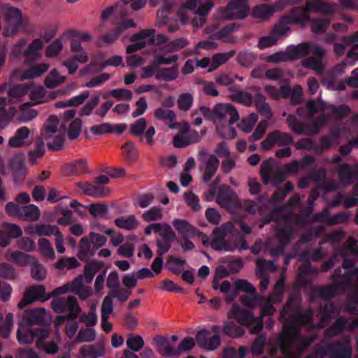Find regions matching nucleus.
Segmentation results:
<instances>
[{"label":"nucleus","instance_id":"f257e3e1","mask_svg":"<svg viewBox=\"0 0 358 358\" xmlns=\"http://www.w3.org/2000/svg\"><path fill=\"white\" fill-rule=\"evenodd\" d=\"M307 109L310 115L321 113V115L316 119L309 127H305L297 123L295 117L289 115L287 121L291 129L300 134H313L319 131L328 122L329 116L334 115L338 117L346 115L350 113L347 106H341L336 108L328 106L322 101H309L307 103Z\"/></svg>","mask_w":358,"mask_h":358},{"label":"nucleus","instance_id":"f03ea898","mask_svg":"<svg viewBox=\"0 0 358 358\" xmlns=\"http://www.w3.org/2000/svg\"><path fill=\"white\" fill-rule=\"evenodd\" d=\"M238 119V111L231 103H218L213 108L212 120L217 131L224 138L235 137L236 132L231 125Z\"/></svg>","mask_w":358,"mask_h":358},{"label":"nucleus","instance_id":"7ed1b4c3","mask_svg":"<svg viewBox=\"0 0 358 358\" xmlns=\"http://www.w3.org/2000/svg\"><path fill=\"white\" fill-rule=\"evenodd\" d=\"M311 341L312 340L309 339L299 346L298 345L302 343V339L299 336L298 327L291 326L287 322L283 324V335L280 340L283 358H296Z\"/></svg>","mask_w":358,"mask_h":358},{"label":"nucleus","instance_id":"20e7f679","mask_svg":"<svg viewBox=\"0 0 358 358\" xmlns=\"http://www.w3.org/2000/svg\"><path fill=\"white\" fill-rule=\"evenodd\" d=\"M214 6L212 1L186 0L179 10L180 20L182 24H186L190 17L189 13H193L197 15L192 20L193 26L202 27L206 22V15Z\"/></svg>","mask_w":358,"mask_h":358},{"label":"nucleus","instance_id":"39448f33","mask_svg":"<svg viewBox=\"0 0 358 358\" xmlns=\"http://www.w3.org/2000/svg\"><path fill=\"white\" fill-rule=\"evenodd\" d=\"M48 332L43 329H33L30 325L20 322L17 331V339L20 344H28L36 340L38 348L43 349L46 353L55 354L58 348L56 343L43 344L42 341L48 336Z\"/></svg>","mask_w":358,"mask_h":358},{"label":"nucleus","instance_id":"423d86ee","mask_svg":"<svg viewBox=\"0 0 358 358\" xmlns=\"http://www.w3.org/2000/svg\"><path fill=\"white\" fill-rule=\"evenodd\" d=\"M65 124L56 116H50L41 132V138L46 142L48 148L59 150L64 145Z\"/></svg>","mask_w":358,"mask_h":358},{"label":"nucleus","instance_id":"0eeeda50","mask_svg":"<svg viewBox=\"0 0 358 358\" xmlns=\"http://www.w3.org/2000/svg\"><path fill=\"white\" fill-rule=\"evenodd\" d=\"M234 229L232 222H227L220 227H216L213 231L212 238L209 239L208 236L202 233L198 232V236L201 238L204 245L210 246L215 250H233L236 245L229 243L225 238Z\"/></svg>","mask_w":358,"mask_h":358},{"label":"nucleus","instance_id":"6e6552de","mask_svg":"<svg viewBox=\"0 0 358 358\" xmlns=\"http://www.w3.org/2000/svg\"><path fill=\"white\" fill-rule=\"evenodd\" d=\"M0 10L6 21L3 31V35L6 37L15 36L20 27L27 23V19L22 15V10L17 7L3 4L0 6Z\"/></svg>","mask_w":358,"mask_h":358},{"label":"nucleus","instance_id":"1a4fd4ad","mask_svg":"<svg viewBox=\"0 0 358 358\" xmlns=\"http://www.w3.org/2000/svg\"><path fill=\"white\" fill-rule=\"evenodd\" d=\"M284 286V280L280 278L276 282L273 294L269 296L268 299L264 297H259L253 295V299H243L242 303L248 307L253 308L256 304H259L262 309V312L260 315L261 318L266 315H270L273 314L275 310L272 306V303L278 302L282 299V289Z\"/></svg>","mask_w":358,"mask_h":358},{"label":"nucleus","instance_id":"9d476101","mask_svg":"<svg viewBox=\"0 0 358 358\" xmlns=\"http://www.w3.org/2000/svg\"><path fill=\"white\" fill-rule=\"evenodd\" d=\"M327 4L322 0H309L305 8H295L292 9L289 15L282 19V23L300 24L306 27L310 21L309 12L324 11Z\"/></svg>","mask_w":358,"mask_h":358},{"label":"nucleus","instance_id":"9b49d317","mask_svg":"<svg viewBox=\"0 0 358 358\" xmlns=\"http://www.w3.org/2000/svg\"><path fill=\"white\" fill-rule=\"evenodd\" d=\"M229 90L232 92L230 98L234 101L241 103L245 106L255 104L259 113L264 115L267 119H270L272 114L270 108L267 103L264 102L265 98L264 95L257 93L255 96L247 91L236 87H229Z\"/></svg>","mask_w":358,"mask_h":358},{"label":"nucleus","instance_id":"f8f14e48","mask_svg":"<svg viewBox=\"0 0 358 358\" xmlns=\"http://www.w3.org/2000/svg\"><path fill=\"white\" fill-rule=\"evenodd\" d=\"M5 257L8 260L20 265L30 264L31 275L37 280H42L46 276L45 268L29 255L20 252H9Z\"/></svg>","mask_w":358,"mask_h":358},{"label":"nucleus","instance_id":"ddd939ff","mask_svg":"<svg viewBox=\"0 0 358 358\" xmlns=\"http://www.w3.org/2000/svg\"><path fill=\"white\" fill-rule=\"evenodd\" d=\"M250 10L248 0H231L224 8H220L215 14L217 19H244Z\"/></svg>","mask_w":358,"mask_h":358},{"label":"nucleus","instance_id":"4468645a","mask_svg":"<svg viewBox=\"0 0 358 358\" xmlns=\"http://www.w3.org/2000/svg\"><path fill=\"white\" fill-rule=\"evenodd\" d=\"M229 319L234 318L239 324L245 325L249 328L251 334H256L261 331L262 328V320H257L250 311L241 309L238 306H233L231 309L227 313Z\"/></svg>","mask_w":358,"mask_h":358},{"label":"nucleus","instance_id":"2eb2a0df","mask_svg":"<svg viewBox=\"0 0 358 358\" xmlns=\"http://www.w3.org/2000/svg\"><path fill=\"white\" fill-rule=\"evenodd\" d=\"M29 96L32 101L31 104H39L48 102L56 99L57 96L66 94L71 90V87H67L64 89L51 92L47 94L43 87L36 85L34 83H29Z\"/></svg>","mask_w":358,"mask_h":358},{"label":"nucleus","instance_id":"dca6fc26","mask_svg":"<svg viewBox=\"0 0 358 358\" xmlns=\"http://www.w3.org/2000/svg\"><path fill=\"white\" fill-rule=\"evenodd\" d=\"M51 306L56 313H68L69 318H77L81 312L77 299L74 296L55 299L52 301Z\"/></svg>","mask_w":358,"mask_h":358},{"label":"nucleus","instance_id":"f3484780","mask_svg":"<svg viewBox=\"0 0 358 358\" xmlns=\"http://www.w3.org/2000/svg\"><path fill=\"white\" fill-rule=\"evenodd\" d=\"M216 203L222 208H227L231 213L240 206L238 196L227 186L223 185L219 188Z\"/></svg>","mask_w":358,"mask_h":358},{"label":"nucleus","instance_id":"a211bd4d","mask_svg":"<svg viewBox=\"0 0 358 358\" xmlns=\"http://www.w3.org/2000/svg\"><path fill=\"white\" fill-rule=\"evenodd\" d=\"M288 52L290 60L303 57L308 54L324 57L326 54V50L321 46L317 45H310L306 43H301L296 47L292 48L288 50Z\"/></svg>","mask_w":358,"mask_h":358},{"label":"nucleus","instance_id":"6ab92c4d","mask_svg":"<svg viewBox=\"0 0 358 358\" xmlns=\"http://www.w3.org/2000/svg\"><path fill=\"white\" fill-rule=\"evenodd\" d=\"M50 67L48 63H41L31 66L29 69H17L11 73L13 80L33 79L43 74Z\"/></svg>","mask_w":358,"mask_h":358},{"label":"nucleus","instance_id":"aec40b11","mask_svg":"<svg viewBox=\"0 0 358 358\" xmlns=\"http://www.w3.org/2000/svg\"><path fill=\"white\" fill-rule=\"evenodd\" d=\"M51 315L48 311L43 308H36L26 311L20 322L28 325L45 324L50 322Z\"/></svg>","mask_w":358,"mask_h":358},{"label":"nucleus","instance_id":"412c9836","mask_svg":"<svg viewBox=\"0 0 358 358\" xmlns=\"http://www.w3.org/2000/svg\"><path fill=\"white\" fill-rule=\"evenodd\" d=\"M188 124L175 136L173 138V145L176 148H182L190 144L196 143L199 140L198 132L191 130Z\"/></svg>","mask_w":358,"mask_h":358},{"label":"nucleus","instance_id":"4be33fe9","mask_svg":"<svg viewBox=\"0 0 358 358\" xmlns=\"http://www.w3.org/2000/svg\"><path fill=\"white\" fill-rule=\"evenodd\" d=\"M50 298V295H45V287L43 285L34 286L26 291L23 300L19 303L18 306L20 308H22L25 305L31 303L36 300L45 301Z\"/></svg>","mask_w":358,"mask_h":358},{"label":"nucleus","instance_id":"5701e85b","mask_svg":"<svg viewBox=\"0 0 358 358\" xmlns=\"http://www.w3.org/2000/svg\"><path fill=\"white\" fill-rule=\"evenodd\" d=\"M196 341L199 347L208 350H214L220 345V337L218 335L211 336L206 329H203L197 333Z\"/></svg>","mask_w":358,"mask_h":358},{"label":"nucleus","instance_id":"b1692460","mask_svg":"<svg viewBox=\"0 0 358 358\" xmlns=\"http://www.w3.org/2000/svg\"><path fill=\"white\" fill-rule=\"evenodd\" d=\"M155 40L160 43V48L165 52H176L188 45V42L185 38H180L174 41L168 42L167 37L163 34L158 35Z\"/></svg>","mask_w":358,"mask_h":358},{"label":"nucleus","instance_id":"393cba45","mask_svg":"<svg viewBox=\"0 0 358 358\" xmlns=\"http://www.w3.org/2000/svg\"><path fill=\"white\" fill-rule=\"evenodd\" d=\"M78 187L83 191L85 194L95 198H103L110 194L108 188L103 187L96 182L94 183H78Z\"/></svg>","mask_w":358,"mask_h":358},{"label":"nucleus","instance_id":"a878e982","mask_svg":"<svg viewBox=\"0 0 358 358\" xmlns=\"http://www.w3.org/2000/svg\"><path fill=\"white\" fill-rule=\"evenodd\" d=\"M133 44L127 46V52L132 53L149 44L153 41V36L150 31H143L132 36Z\"/></svg>","mask_w":358,"mask_h":358},{"label":"nucleus","instance_id":"bb28decb","mask_svg":"<svg viewBox=\"0 0 358 358\" xmlns=\"http://www.w3.org/2000/svg\"><path fill=\"white\" fill-rule=\"evenodd\" d=\"M292 141V138L289 134L275 131L271 133L263 142V148L268 150L275 145H283L289 144Z\"/></svg>","mask_w":358,"mask_h":358},{"label":"nucleus","instance_id":"cd10ccee","mask_svg":"<svg viewBox=\"0 0 358 358\" xmlns=\"http://www.w3.org/2000/svg\"><path fill=\"white\" fill-rule=\"evenodd\" d=\"M220 166V161L213 155H209L201 165V171L203 173V179L204 181H208L216 173Z\"/></svg>","mask_w":358,"mask_h":358},{"label":"nucleus","instance_id":"c85d7f7f","mask_svg":"<svg viewBox=\"0 0 358 358\" xmlns=\"http://www.w3.org/2000/svg\"><path fill=\"white\" fill-rule=\"evenodd\" d=\"M58 227L50 224H30L24 228V231L29 235L52 236L58 234Z\"/></svg>","mask_w":358,"mask_h":358},{"label":"nucleus","instance_id":"c756f323","mask_svg":"<svg viewBox=\"0 0 358 358\" xmlns=\"http://www.w3.org/2000/svg\"><path fill=\"white\" fill-rule=\"evenodd\" d=\"M43 46L44 41L41 38L33 40L23 52L26 59L33 62L40 59L41 57V50Z\"/></svg>","mask_w":358,"mask_h":358},{"label":"nucleus","instance_id":"7c9ffc66","mask_svg":"<svg viewBox=\"0 0 358 358\" xmlns=\"http://www.w3.org/2000/svg\"><path fill=\"white\" fill-rule=\"evenodd\" d=\"M283 8L284 6L281 5V1L278 0L275 7L266 4L256 6L253 9L252 15L255 18L266 19L271 16L276 10Z\"/></svg>","mask_w":358,"mask_h":358},{"label":"nucleus","instance_id":"2f4dec72","mask_svg":"<svg viewBox=\"0 0 358 358\" xmlns=\"http://www.w3.org/2000/svg\"><path fill=\"white\" fill-rule=\"evenodd\" d=\"M30 131L27 127L19 128L14 136L10 137L8 141V146L10 148H17L25 145V140L29 137Z\"/></svg>","mask_w":358,"mask_h":358},{"label":"nucleus","instance_id":"473e14b6","mask_svg":"<svg viewBox=\"0 0 358 358\" xmlns=\"http://www.w3.org/2000/svg\"><path fill=\"white\" fill-rule=\"evenodd\" d=\"M288 31L289 28H281L280 26H278L273 34L259 40V46L261 48H266L275 45Z\"/></svg>","mask_w":358,"mask_h":358},{"label":"nucleus","instance_id":"72a5a7b5","mask_svg":"<svg viewBox=\"0 0 358 358\" xmlns=\"http://www.w3.org/2000/svg\"><path fill=\"white\" fill-rule=\"evenodd\" d=\"M238 292H243L253 294L255 289L251 284L245 280H238L235 282V287L232 292L225 297L228 303L232 302L237 296Z\"/></svg>","mask_w":358,"mask_h":358},{"label":"nucleus","instance_id":"f704fd0d","mask_svg":"<svg viewBox=\"0 0 358 358\" xmlns=\"http://www.w3.org/2000/svg\"><path fill=\"white\" fill-rule=\"evenodd\" d=\"M154 344L157 351L163 356L169 357L178 354L177 350L175 349L169 342L162 336H157L154 338Z\"/></svg>","mask_w":358,"mask_h":358},{"label":"nucleus","instance_id":"c9c22d12","mask_svg":"<svg viewBox=\"0 0 358 358\" xmlns=\"http://www.w3.org/2000/svg\"><path fill=\"white\" fill-rule=\"evenodd\" d=\"M155 117L159 120L166 121L170 122L169 127L171 129L178 128V123L174 122L176 120V114L173 111L159 107L155 111Z\"/></svg>","mask_w":358,"mask_h":358},{"label":"nucleus","instance_id":"e433bc0d","mask_svg":"<svg viewBox=\"0 0 358 358\" xmlns=\"http://www.w3.org/2000/svg\"><path fill=\"white\" fill-rule=\"evenodd\" d=\"M40 215L41 211L38 207L34 204H29L21 207L19 218L29 222H34L38 220Z\"/></svg>","mask_w":358,"mask_h":358},{"label":"nucleus","instance_id":"4c0bfd02","mask_svg":"<svg viewBox=\"0 0 358 358\" xmlns=\"http://www.w3.org/2000/svg\"><path fill=\"white\" fill-rule=\"evenodd\" d=\"M87 163L83 159L68 163L64 166L65 171L70 175H80L85 173L87 171Z\"/></svg>","mask_w":358,"mask_h":358},{"label":"nucleus","instance_id":"58836bf2","mask_svg":"<svg viewBox=\"0 0 358 358\" xmlns=\"http://www.w3.org/2000/svg\"><path fill=\"white\" fill-rule=\"evenodd\" d=\"M179 70L178 66L158 69L155 73V78L159 80L172 81L178 78Z\"/></svg>","mask_w":358,"mask_h":358},{"label":"nucleus","instance_id":"ea45409f","mask_svg":"<svg viewBox=\"0 0 358 358\" xmlns=\"http://www.w3.org/2000/svg\"><path fill=\"white\" fill-rule=\"evenodd\" d=\"M71 50L78 63L85 64L89 60V55L80 41H73L71 43Z\"/></svg>","mask_w":358,"mask_h":358},{"label":"nucleus","instance_id":"a19ab883","mask_svg":"<svg viewBox=\"0 0 358 358\" xmlns=\"http://www.w3.org/2000/svg\"><path fill=\"white\" fill-rule=\"evenodd\" d=\"M134 26V23L131 20L123 22L114 33H110L100 37L99 38V44L104 45L113 42L117 38L119 34L123 31V29Z\"/></svg>","mask_w":358,"mask_h":358},{"label":"nucleus","instance_id":"79ce46f5","mask_svg":"<svg viewBox=\"0 0 358 358\" xmlns=\"http://www.w3.org/2000/svg\"><path fill=\"white\" fill-rule=\"evenodd\" d=\"M115 224L119 228L126 230H133L138 227V222L134 215H131L117 217L115 220Z\"/></svg>","mask_w":358,"mask_h":358},{"label":"nucleus","instance_id":"37998d69","mask_svg":"<svg viewBox=\"0 0 358 358\" xmlns=\"http://www.w3.org/2000/svg\"><path fill=\"white\" fill-rule=\"evenodd\" d=\"M172 224L178 233L184 235L196 234L198 236V232H200L184 220L175 219Z\"/></svg>","mask_w":358,"mask_h":358},{"label":"nucleus","instance_id":"c03bdc74","mask_svg":"<svg viewBox=\"0 0 358 358\" xmlns=\"http://www.w3.org/2000/svg\"><path fill=\"white\" fill-rule=\"evenodd\" d=\"M314 56L315 57L303 59L301 64L304 67L311 69L317 73H321L324 69L323 57H320L318 55Z\"/></svg>","mask_w":358,"mask_h":358},{"label":"nucleus","instance_id":"a18cd8bd","mask_svg":"<svg viewBox=\"0 0 358 358\" xmlns=\"http://www.w3.org/2000/svg\"><path fill=\"white\" fill-rule=\"evenodd\" d=\"M13 325V315L8 313L3 319L0 313V336L3 338L9 336Z\"/></svg>","mask_w":358,"mask_h":358},{"label":"nucleus","instance_id":"49530a36","mask_svg":"<svg viewBox=\"0 0 358 358\" xmlns=\"http://www.w3.org/2000/svg\"><path fill=\"white\" fill-rule=\"evenodd\" d=\"M103 266V264L100 262H91L87 264L84 268V278L87 283H91L96 273Z\"/></svg>","mask_w":358,"mask_h":358},{"label":"nucleus","instance_id":"de8ad7c7","mask_svg":"<svg viewBox=\"0 0 358 358\" xmlns=\"http://www.w3.org/2000/svg\"><path fill=\"white\" fill-rule=\"evenodd\" d=\"M66 80V77L61 76L55 70H52L45 80V85L48 88H55L62 85Z\"/></svg>","mask_w":358,"mask_h":358},{"label":"nucleus","instance_id":"09e8293b","mask_svg":"<svg viewBox=\"0 0 358 358\" xmlns=\"http://www.w3.org/2000/svg\"><path fill=\"white\" fill-rule=\"evenodd\" d=\"M234 55L233 52L219 53L215 55L211 59L209 71L217 69L220 65L227 62Z\"/></svg>","mask_w":358,"mask_h":358},{"label":"nucleus","instance_id":"8fccbe9b","mask_svg":"<svg viewBox=\"0 0 358 358\" xmlns=\"http://www.w3.org/2000/svg\"><path fill=\"white\" fill-rule=\"evenodd\" d=\"M88 96V93L73 96L69 100L57 102L55 106L56 108H66L78 106L82 104Z\"/></svg>","mask_w":358,"mask_h":358},{"label":"nucleus","instance_id":"3c124183","mask_svg":"<svg viewBox=\"0 0 358 358\" xmlns=\"http://www.w3.org/2000/svg\"><path fill=\"white\" fill-rule=\"evenodd\" d=\"M156 233L162 238H167L169 241H174L176 238V235L171 226L165 223H156Z\"/></svg>","mask_w":358,"mask_h":358},{"label":"nucleus","instance_id":"603ef678","mask_svg":"<svg viewBox=\"0 0 358 358\" xmlns=\"http://www.w3.org/2000/svg\"><path fill=\"white\" fill-rule=\"evenodd\" d=\"M126 345L134 352H138L144 346V341L141 336L131 334L128 336Z\"/></svg>","mask_w":358,"mask_h":358},{"label":"nucleus","instance_id":"864d4df0","mask_svg":"<svg viewBox=\"0 0 358 358\" xmlns=\"http://www.w3.org/2000/svg\"><path fill=\"white\" fill-rule=\"evenodd\" d=\"M85 208L95 217H103L108 213V206L104 203H92L85 206Z\"/></svg>","mask_w":358,"mask_h":358},{"label":"nucleus","instance_id":"5fc2aeb1","mask_svg":"<svg viewBox=\"0 0 358 358\" xmlns=\"http://www.w3.org/2000/svg\"><path fill=\"white\" fill-rule=\"evenodd\" d=\"M38 250L40 252L51 259H54L55 254L50 242L45 238H42L38 241Z\"/></svg>","mask_w":358,"mask_h":358},{"label":"nucleus","instance_id":"6e6d98bb","mask_svg":"<svg viewBox=\"0 0 358 358\" xmlns=\"http://www.w3.org/2000/svg\"><path fill=\"white\" fill-rule=\"evenodd\" d=\"M223 331L225 334L233 337H239L244 334V330L236 326L232 321H227L224 322Z\"/></svg>","mask_w":358,"mask_h":358},{"label":"nucleus","instance_id":"4d7b16f0","mask_svg":"<svg viewBox=\"0 0 358 358\" xmlns=\"http://www.w3.org/2000/svg\"><path fill=\"white\" fill-rule=\"evenodd\" d=\"M29 83L25 85H18L12 87L9 92V98L13 99H18L20 97L24 96L26 94H29Z\"/></svg>","mask_w":358,"mask_h":358},{"label":"nucleus","instance_id":"13d9d810","mask_svg":"<svg viewBox=\"0 0 358 358\" xmlns=\"http://www.w3.org/2000/svg\"><path fill=\"white\" fill-rule=\"evenodd\" d=\"M193 96L190 93L181 94L178 98V106L180 110L187 111L193 104Z\"/></svg>","mask_w":358,"mask_h":358},{"label":"nucleus","instance_id":"bf43d9fd","mask_svg":"<svg viewBox=\"0 0 358 358\" xmlns=\"http://www.w3.org/2000/svg\"><path fill=\"white\" fill-rule=\"evenodd\" d=\"M31 103H27L23 105L20 116V120L22 122H27L34 119L38 113L36 110L29 108Z\"/></svg>","mask_w":358,"mask_h":358},{"label":"nucleus","instance_id":"052dcab7","mask_svg":"<svg viewBox=\"0 0 358 358\" xmlns=\"http://www.w3.org/2000/svg\"><path fill=\"white\" fill-rule=\"evenodd\" d=\"M80 266V263L75 257H64L55 264L57 269H71Z\"/></svg>","mask_w":358,"mask_h":358},{"label":"nucleus","instance_id":"680f3d73","mask_svg":"<svg viewBox=\"0 0 358 358\" xmlns=\"http://www.w3.org/2000/svg\"><path fill=\"white\" fill-rule=\"evenodd\" d=\"M266 92L273 99H280L287 96L289 92V87L285 85L280 90H278L273 86H266Z\"/></svg>","mask_w":358,"mask_h":358},{"label":"nucleus","instance_id":"e2e57ef3","mask_svg":"<svg viewBox=\"0 0 358 358\" xmlns=\"http://www.w3.org/2000/svg\"><path fill=\"white\" fill-rule=\"evenodd\" d=\"M238 29L235 24H231L224 27L216 33L214 36L215 38H220L225 41H231L234 39L232 34Z\"/></svg>","mask_w":358,"mask_h":358},{"label":"nucleus","instance_id":"0e129e2a","mask_svg":"<svg viewBox=\"0 0 358 358\" xmlns=\"http://www.w3.org/2000/svg\"><path fill=\"white\" fill-rule=\"evenodd\" d=\"M257 120L258 116L255 113H252L248 117L242 120L239 124L240 129L244 132H250Z\"/></svg>","mask_w":358,"mask_h":358},{"label":"nucleus","instance_id":"69168bd1","mask_svg":"<svg viewBox=\"0 0 358 358\" xmlns=\"http://www.w3.org/2000/svg\"><path fill=\"white\" fill-rule=\"evenodd\" d=\"M96 336L95 331L93 329H81L78 331V334L77 338L75 340L76 343H83V342H91L92 341Z\"/></svg>","mask_w":358,"mask_h":358},{"label":"nucleus","instance_id":"338daca9","mask_svg":"<svg viewBox=\"0 0 358 358\" xmlns=\"http://www.w3.org/2000/svg\"><path fill=\"white\" fill-rule=\"evenodd\" d=\"M62 48V41L60 39H56L47 47L45 55L48 57H55L60 54Z\"/></svg>","mask_w":358,"mask_h":358},{"label":"nucleus","instance_id":"774afa93","mask_svg":"<svg viewBox=\"0 0 358 358\" xmlns=\"http://www.w3.org/2000/svg\"><path fill=\"white\" fill-rule=\"evenodd\" d=\"M163 214L160 208L154 207L146 211L142 215V218L146 222L158 221L162 218Z\"/></svg>","mask_w":358,"mask_h":358}]
</instances>
